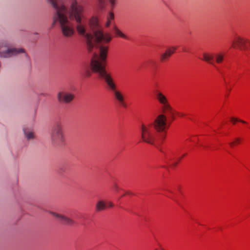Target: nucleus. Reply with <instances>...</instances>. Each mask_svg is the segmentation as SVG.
Segmentation results:
<instances>
[{
	"instance_id": "obj_12",
	"label": "nucleus",
	"mask_w": 250,
	"mask_h": 250,
	"mask_svg": "<svg viewBox=\"0 0 250 250\" xmlns=\"http://www.w3.org/2000/svg\"><path fill=\"white\" fill-rule=\"evenodd\" d=\"M176 49V47L174 46L167 48L164 53L161 55L160 61L164 62L167 60L170 56L175 52Z\"/></svg>"
},
{
	"instance_id": "obj_24",
	"label": "nucleus",
	"mask_w": 250,
	"mask_h": 250,
	"mask_svg": "<svg viewBox=\"0 0 250 250\" xmlns=\"http://www.w3.org/2000/svg\"><path fill=\"white\" fill-rule=\"evenodd\" d=\"M114 188H115L116 190H118L119 189V188H118V186L116 184H115Z\"/></svg>"
},
{
	"instance_id": "obj_10",
	"label": "nucleus",
	"mask_w": 250,
	"mask_h": 250,
	"mask_svg": "<svg viewBox=\"0 0 250 250\" xmlns=\"http://www.w3.org/2000/svg\"><path fill=\"white\" fill-rule=\"evenodd\" d=\"M50 213L54 216L64 221V224L66 225L71 226L75 223L74 221L72 219L68 218L64 215L56 213L54 212H50Z\"/></svg>"
},
{
	"instance_id": "obj_25",
	"label": "nucleus",
	"mask_w": 250,
	"mask_h": 250,
	"mask_svg": "<svg viewBox=\"0 0 250 250\" xmlns=\"http://www.w3.org/2000/svg\"><path fill=\"white\" fill-rule=\"evenodd\" d=\"M168 191H169V192H171V191H169V190H168Z\"/></svg>"
},
{
	"instance_id": "obj_26",
	"label": "nucleus",
	"mask_w": 250,
	"mask_h": 250,
	"mask_svg": "<svg viewBox=\"0 0 250 250\" xmlns=\"http://www.w3.org/2000/svg\"><path fill=\"white\" fill-rule=\"evenodd\" d=\"M168 191H169V192H171V191H169V190H168Z\"/></svg>"
},
{
	"instance_id": "obj_3",
	"label": "nucleus",
	"mask_w": 250,
	"mask_h": 250,
	"mask_svg": "<svg viewBox=\"0 0 250 250\" xmlns=\"http://www.w3.org/2000/svg\"><path fill=\"white\" fill-rule=\"evenodd\" d=\"M19 54H22L23 59L26 64L31 65L30 57L23 49L11 46L6 41H0V57L10 58Z\"/></svg>"
},
{
	"instance_id": "obj_15",
	"label": "nucleus",
	"mask_w": 250,
	"mask_h": 250,
	"mask_svg": "<svg viewBox=\"0 0 250 250\" xmlns=\"http://www.w3.org/2000/svg\"><path fill=\"white\" fill-rule=\"evenodd\" d=\"M114 31L116 36H119L125 39H128L127 37L117 27L114 26Z\"/></svg>"
},
{
	"instance_id": "obj_19",
	"label": "nucleus",
	"mask_w": 250,
	"mask_h": 250,
	"mask_svg": "<svg viewBox=\"0 0 250 250\" xmlns=\"http://www.w3.org/2000/svg\"><path fill=\"white\" fill-rule=\"evenodd\" d=\"M240 138H236L235 140V141L234 142H231L229 143V145L231 146H233L235 144V143H237V144H239L240 143Z\"/></svg>"
},
{
	"instance_id": "obj_7",
	"label": "nucleus",
	"mask_w": 250,
	"mask_h": 250,
	"mask_svg": "<svg viewBox=\"0 0 250 250\" xmlns=\"http://www.w3.org/2000/svg\"><path fill=\"white\" fill-rule=\"evenodd\" d=\"M155 97L159 103L162 105L163 112L167 114H172V108L168 104L166 97L159 90L154 92Z\"/></svg>"
},
{
	"instance_id": "obj_2",
	"label": "nucleus",
	"mask_w": 250,
	"mask_h": 250,
	"mask_svg": "<svg viewBox=\"0 0 250 250\" xmlns=\"http://www.w3.org/2000/svg\"><path fill=\"white\" fill-rule=\"evenodd\" d=\"M167 118L164 114L159 115L154 122L148 125L142 124L140 127L142 140L158 147L166 136Z\"/></svg>"
},
{
	"instance_id": "obj_14",
	"label": "nucleus",
	"mask_w": 250,
	"mask_h": 250,
	"mask_svg": "<svg viewBox=\"0 0 250 250\" xmlns=\"http://www.w3.org/2000/svg\"><path fill=\"white\" fill-rule=\"evenodd\" d=\"M114 19V14L112 11H109L106 16V22L105 23V26L108 27L110 25L112 21Z\"/></svg>"
},
{
	"instance_id": "obj_1",
	"label": "nucleus",
	"mask_w": 250,
	"mask_h": 250,
	"mask_svg": "<svg viewBox=\"0 0 250 250\" xmlns=\"http://www.w3.org/2000/svg\"><path fill=\"white\" fill-rule=\"evenodd\" d=\"M55 11L53 17L54 23L59 22L62 35L71 37L75 34L72 21L76 22V28L78 34L83 37L89 52L98 50L99 54H93L91 59V70L86 72V76L92 72L98 73L102 78H111L104 65L106 58L108 46L106 45L112 39L110 33H104L101 29L99 20L92 17L87 21L83 14V7L78 4L76 0L69 3L65 0H47Z\"/></svg>"
},
{
	"instance_id": "obj_11",
	"label": "nucleus",
	"mask_w": 250,
	"mask_h": 250,
	"mask_svg": "<svg viewBox=\"0 0 250 250\" xmlns=\"http://www.w3.org/2000/svg\"><path fill=\"white\" fill-rule=\"evenodd\" d=\"M97 8L99 9H103L104 8L105 0H95ZM110 5L111 9H113L116 5L117 0H107Z\"/></svg>"
},
{
	"instance_id": "obj_13",
	"label": "nucleus",
	"mask_w": 250,
	"mask_h": 250,
	"mask_svg": "<svg viewBox=\"0 0 250 250\" xmlns=\"http://www.w3.org/2000/svg\"><path fill=\"white\" fill-rule=\"evenodd\" d=\"M23 132L27 140H32L35 138V136L33 131L28 129H23Z\"/></svg>"
},
{
	"instance_id": "obj_16",
	"label": "nucleus",
	"mask_w": 250,
	"mask_h": 250,
	"mask_svg": "<svg viewBox=\"0 0 250 250\" xmlns=\"http://www.w3.org/2000/svg\"><path fill=\"white\" fill-rule=\"evenodd\" d=\"M96 207L97 211H101L105 208V205L103 201H100L97 202Z\"/></svg>"
},
{
	"instance_id": "obj_4",
	"label": "nucleus",
	"mask_w": 250,
	"mask_h": 250,
	"mask_svg": "<svg viewBox=\"0 0 250 250\" xmlns=\"http://www.w3.org/2000/svg\"><path fill=\"white\" fill-rule=\"evenodd\" d=\"M50 139L51 144L54 146L63 144L65 139L62 122L57 121L54 122L50 129Z\"/></svg>"
},
{
	"instance_id": "obj_6",
	"label": "nucleus",
	"mask_w": 250,
	"mask_h": 250,
	"mask_svg": "<svg viewBox=\"0 0 250 250\" xmlns=\"http://www.w3.org/2000/svg\"><path fill=\"white\" fill-rule=\"evenodd\" d=\"M224 55L222 53L207 52L203 53L202 60L216 67L215 63H221L224 60Z\"/></svg>"
},
{
	"instance_id": "obj_23",
	"label": "nucleus",
	"mask_w": 250,
	"mask_h": 250,
	"mask_svg": "<svg viewBox=\"0 0 250 250\" xmlns=\"http://www.w3.org/2000/svg\"><path fill=\"white\" fill-rule=\"evenodd\" d=\"M154 250H165V249H164L163 248H162L161 247V246H160V249H155Z\"/></svg>"
},
{
	"instance_id": "obj_8",
	"label": "nucleus",
	"mask_w": 250,
	"mask_h": 250,
	"mask_svg": "<svg viewBox=\"0 0 250 250\" xmlns=\"http://www.w3.org/2000/svg\"><path fill=\"white\" fill-rule=\"evenodd\" d=\"M232 47L240 49H249L250 48V41L240 36H236L232 41Z\"/></svg>"
},
{
	"instance_id": "obj_17",
	"label": "nucleus",
	"mask_w": 250,
	"mask_h": 250,
	"mask_svg": "<svg viewBox=\"0 0 250 250\" xmlns=\"http://www.w3.org/2000/svg\"><path fill=\"white\" fill-rule=\"evenodd\" d=\"M231 120V121L233 123V124H235V123L236 122H240L242 123H243V124H246V122L243 121V120H238L237 118H234V117H232L230 119Z\"/></svg>"
},
{
	"instance_id": "obj_5",
	"label": "nucleus",
	"mask_w": 250,
	"mask_h": 250,
	"mask_svg": "<svg viewBox=\"0 0 250 250\" xmlns=\"http://www.w3.org/2000/svg\"><path fill=\"white\" fill-rule=\"evenodd\" d=\"M105 83L107 89L113 91V94L116 100L118 101L119 104L125 108L127 107V105L125 102L124 98L122 94L116 90V86L113 79H105Z\"/></svg>"
},
{
	"instance_id": "obj_9",
	"label": "nucleus",
	"mask_w": 250,
	"mask_h": 250,
	"mask_svg": "<svg viewBox=\"0 0 250 250\" xmlns=\"http://www.w3.org/2000/svg\"><path fill=\"white\" fill-rule=\"evenodd\" d=\"M74 97L73 94L66 91H60L57 94V99L61 103L69 104Z\"/></svg>"
},
{
	"instance_id": "obj_22",
	"label": "nucleus",
	"mask_w": 250,
	"mask_h": 250,
	"mask_svg": "<svg viewBox=\"0 0 250 250\" xmlns=\"http://www.w3.org/2000/svg\"><path fill=\"white\" fill-rule=\"evenodd\" d=\"M149 62L152 63V65H155V62L153 61H151V60L149 61ZM154 67V66H152V69H154V68H153Z\"/></svg>"
},
{
	"instance_id": "obj_20",
	"label": "nucleus",
	"mask_w": 250,
	"mask_h": 250,
	"mask_svg": "<svg viewBox=\"0 0 250 250\" xmlns=\"http://www.w3.org/2000/svg\"><path fill=\"white\" fill-rule=\"evenodd\" d=\"M182 158V157H180V158H178V160L177 161H174L173 162H172L171 164V166L173 167L176 166L177 165V164L178 163V162L181 160Z\"/></svg>"
},
{
	"instance_id": "obj_21",
	"label": "nucleus",
	"mask_w": 250,
	"mask_h": 250,
	"mask_svg": "<svg viewBox=\"0 0 250 250\" xmlns=\"http://www.w3.org/2000/svg\"><path fill=\"white\" fill-rule=\"evenodd\" d=\"M107 206L108 207H112L113 206V204L111 202H108L107 203Z\"/></svg>"
},
{
	"instance_id": "obj_18",
	"label": "nucleus",
	"mask_w": 250,
	"mask_h": 250,
	"mask_svg": "<svg viewBox=\"0 0 250 250\" xmlns=\"http://www.w3.org/2000/svg\"><path fill=\"white\" fill-rule=\"evenodd\" d=\"M66 169V168L65 167H61L59 168L58 170V173L59 174H62V173L65 172Z\"/></svg>"
}]
</instances>
